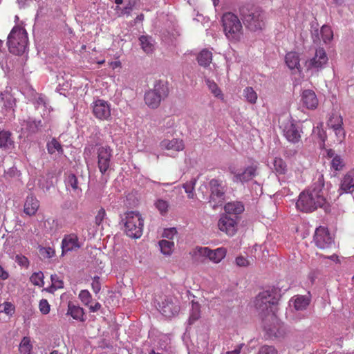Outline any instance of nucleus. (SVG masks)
Here are the masks:
<instances>
[{
  "label": "nucleus",
  "instance_id": "f257e3e1",
  "mask_svg": "<svg viewBox=\"0 0 354 354\" xmlns=\"http://www.w3.org/2000/svg\"><path fill=\"white\" fill-rule=\"evenodd\" d=\"M324 175L317 173L312 185L299 195L296 207L303 212H312L322 208L326 212L330 211V205L326 200L327 191L324 188Z\"/></svg>",
  "mask_w": 354,
  "mask_h": 354
},
{
  "label": "nucleus",
  "instance_id": "f03ea898",
  "mask_svg": "<svg viewBox=\"0 0 354 354\" xmlns=\"http://www.w3.org/2000/svg\"><path fill=\"white\" fill-rule=\"evenodd\" d=\"M279 288L272 287L258 294L255 298L254 306L261 319L271 317L275 319V311L281 298Z\"/></svg>",
  "mask_w": 354,
  "mask_h": 354
},
{
  "label": "nucleus",
  "instance_id": "7ed1b4c3",
  "mask_svg": "<svg viewBox=\"0 0 354 354\" xmlns=\"http://www.w3.org/2000/svg\"><path fill=\"white\" fill-rule=\"evenodd\" d=\"M28 44L26 30L19 26H14L8 36L7 46L9 52L16 55H21L26 52Z\"/></svg>",
  "mask_w": 354,
  "mask_h": 354
},
{
  "label": "nucleus",
  "instance_id": "20e7f679",
  "mask_svg": "<svg viewBox=\"0 0 354 354\" xmlns=\"http://www.w3.org/2000/svg\"><path fill=\"white\" fill-rule=\"evenodd\" d=\"M221 22L227 38L232 42L239 41L243 36V31L239 17L232 12H226L223 15Z\"/></svg>",
  "mask_w": 354,
  "mask_h": 354
},
{
  "label": "nucleus",
  "instance_id": "39448f33",
  "mask_svg": "<svg viewBox=\"0 0 354 354\" xmlns=\"http://www.w3.org/2000/svg\"><path fill=\"white\" fill-rule=\"evenodd\" d=\"M266 14L258 6L247 8L245 12V27L252 32L260 31L265 27Z\"/></svg>",
  "mask_w": 354,
  "mask_h": 354
},
{
  "label": "nucleus",
  "instance_id": "423d86ee",
  "mask_svg": "<svg viewBox=\"0 0 354 354\" xmlns=\"http://www.w3.org/2000/svg\"><path fill=\"white\" fill-rule=\"evenodd\" d=\"M169 95L167 84L162 81L156 82L153 88L147 91L145 94V104L151 109L158 108L161 101Z\"/></svg>",
  "mask_w": 354,
  "mask_h": 354
},
{
  "label": "nucleus",
  "instance_id": "0eeeda50",
  "mask_svg": "<svg viewBox=\"0 0 354 354\" xmlns=\"http://www.w3.org/2000/svg\"><path fill=\"white\" fill-rule=\"evenodd\" d=\"M123 221L124 232L128 236L138 239L142 235L144 221L138 212H127Z\"/></svg>",
  "mask_w": 354,
  "mask_h": 354
},
{
  "label": "nucleus",
  "instance_id": "6e6552de",
  "mask_svg": "<svg viewBox=\"0 0 354 354\" xmlns=\"http://www.w3.org/2000/svg\"><path fill=\"white\" fill-rule=\"evenodd\" d=\"M313 242L315 245L322 250L328 249L334 245V238L329 232L327 227L319 226L316 228L314 236Z\"/></svg>",
  "mask_w": 354,
  "mask_h": 354
},
{
  "label": "nucleus",
  "instance_id": "1a4fd4ad",
  "mask_svg": "<svg viewBox=\"0 0 354 354\" xmlns=\"http://www.w3.org/2000/svg\"><path fill=\"white\" fill-rule=\"evenodd\" d=\"M281 128L283 134L288 142L297 144L300 141L303 133L302 129L296 124L292 118L282 124Z\"/></svg>",
  "mask_w": 354,
  "mask_h": 354
},
{
  "label": "nucleus",
  "instance_id": "9d476101",
  "mask_svg": "<svg viewBox=\"0 0 354 354\" xmlns=\"http://www.w3.org/2000/svg\"><path fill=\"white\" fill-rule=\"evenodd\" d=\"M263 330L268 338L281 337L284 335L283 329L279 323L278 319L275 315V319L272 320L271 317L261 319Z\"/></svg>",
  "mask_w": 354,
  "mask_h": 354
},
{
  "label": "nucleus",
  "instance_id": "9b49d317",
  "mask_svg": "<svg viewBox=\"0 0 354 354\" xmlns=\"http://www.w3.org/2000/svg\"><path fill=\"white\" fill-rule=\"evenodd\" d=\"M94 116L100 120H109L111 118V105L104 100L97 99L91 105Z\"/></svg>",
  "mask_w": 354,
  "mask_h": 354
},
{
  "label": "nucleus",
  "instance_id": "f8f14e48",
  "mask_svg": "<svg viewBox=\"0 0 354 354\" xmlns=\"http://www.w3.org/2000/svg\"><path fill=\"white\" fill-rule=\"evenodd\" d=\"M112 152L109 146H101L97 149V167L102 174H105L110 167Z\"/></svg>",
  "mask_w": 354,
  "mask_h": 354
},
{
  "label": "nucleus",
  "instance_id": "ddd939ff",
  "mask_svg": "<svg viewBox=\"0 0 354 354\" xmlns=\"http://www.w3.org/2000/svg\"><path fill=\"white\" fill-rule=\"evenodd\" d=\"M195 253L200 256L208 257L214 263L221 262L226 256L227 250L225 248H218L216 250H210L207 247H197Z\"/></svg>",
  "mask_w": 354,
  "mask_h": 354
},
{
  "label": "nucleus",
  "instance_id": "4468645a",
  "mask_svg": "<svg viewBox=\"0 0 354 354\" xmlns=\"http://www.w3.org/2000/svg\"><path fill=\"white\" fill-rule=\"evenodd\" d=\"M328 62V57L323 48L316 50L314 57L306 62L308 70L319 71L324 67Z\"/></svg>",
  "mask_w": 354,
  "mask_h": 354
},
{
  "label": "nucleus",
  "instance_id": "2eb2a0df",
  "mask_svg": "<svg viewBox=\"0 0 354 354\" xmlns=\"http://www.w3.org/2000/svg\"><path fill=\"white\" fill-rule=\"evenodd\" d=\"M237 220L227 214H222L218 221V229L230 236H234L237 232Z\"/></svg>",
  "mask_w": 354,
  "mask_h": 354
},
{
  "label": "nucleus",
  "instance_id": "dca6fc26",
  "mask_svg": "<svg viewBox=\"0 0 354 354\" xmlns=\"http://www.w3.org/2000/svg\"><path fill=\"white\" fill-rule=\"evenodd\" d=\"M160 147L162 150L169 151L171 156H174L178 152L184 150L185 144L180 138L164 139L160 142Z\"/></svg>",
  "mask_w": 354,
  "mask_h": 354
},
{
  "label": "nucleus",
  "instance_id": "f3484780",
  "mask_svg": "<svg viewBox=\"0 0 354 354\" xmlns=\"http://www.w3.org/2000/svg\"><path fill=\"white\" fill-rule=\"evenodd\" d=\"M180 306L176 299L166 298L160 305V312L167 317H172L178 314Z\"/></svg>",
  "mask_w": 354,
  "mask_h": 354
},
{
  "label": "nucleus",
  "instance_id": "a211bd4d",
  "mask_svg": "<svg viewBox=\"0 0 354 354\" xmlns=\"http://www.w3.org/2000/svg\"><path fill=\"white\" fill-rule=\"evenodd\" d=\"M81 248L77 235L75 233L66 234L62 241V254L76 251Z\"/></svg>",
  "mask_w": 354,
  "mask_h": 354
},
{
  "label": "nucleus",
  "instance_id": "6ab92c4d",
  "mask_svg": "<svg viewBox=\"0 0 354 354\" xmlns=\"http://www.w3.org/2000/svg\"><path fill=\"white\" fill-rule=\"evenodd\" d=\"M260 175L259 163L252 158H248L245 164V183L257 178Z\"/></svg>",
  "mask_w": 354,
  "mask_h": 354
},
{
  "label": "nucleus",
  "instance_id": "aec40b11",
  "mask_svg": "<svg viewBox=\"0 0 354 354\" xmlns=\"http://www.w3.org/2000/svg\"><path fill=\"white\" fill-rule=\"evenodd\" d=\"M342 193H352L354 192V169L348 171L342 178L339 189Z\"/></svg>",
  "mask_w": 354,
  "mask_h": 354
},
{
  "label": "nucleus",
  "instance_id": "412c9836",
  "mask_svg": "<svg viewBox=\"0 0 354 354\" xmlns=\"http://www.w3.org/2000/svg\"><path fill=\"white\" fill-rule=\"evenodd\" d=\"M301 102L304 106L308 109H315L318 105V99L313 90L303 91L301 95Z\"/></svg>",
  "mask_w": 354,
  "mask_h": 354
},
{
  "label": "nucleus",
  "instance_id": "4be33fe9",
  "mask_svg": "<svg viewBox=\"0 0 354 354\" xmlns=\"http://www.w3.org/2000/svg\"><path fill=\"white\" fill-rule=\"evenodd\" d=\"M40 206L39 201L32 194L28 195L25 201L24 205V212L28 216L36 214Z\"/></svg>",
  "mask_w": 354,
  "mask_h": 354
},
{
  "label": "nucleus",
  "instance_id": "5701e85b",
  "mask_svg": "<svg viewBox=\"0 0 354 354\" xmlns=\"http://www.w3.org/2000/svg\"><path fill=\"white\" fill-rule=\"evenodd\" d=\"M225 214L235 216V219L237 220L238 216L243 212V205L241 202L233 201L226 203L224 206Z\"/></svg>",
  "mask_w": 354,
  "mask_h": 354
},
{
  "label": "nucleus",
  "instance_id": "b1692460",
  "mask_svg": "<svg viewBox=\"0 0 354 354\" xmlns=\"http://www.w3.org/2000/svg\"><path fill=\"white\" fill-rule=\"evenodd\" d=\"M290 303L292 304L296 310H304L309 306L310 299L308 297L305 295H297L290 299Z\"/></svg>",
  "mask_w": 354,
  "mask_h": 354
},
{
  "label": "nucleus",
  "instance_id": "393cba45",
  "mask_svg": "<svg viewBox=\"0 0 354 354\" xmlns=\"http://www.w3.org/2000/svg\"><path fill=\"white\" fill-rule=\"evenodd\" d=\"M285 62L290 70L297 69L299 72L301 71L299 64V56L297 53H288L285 56Z\"/></svg>",
  "mask_w": 354,
  "mask_h": 354
},
{
  "label": "nucleus",
  "instance_id": "a878e982",
  "mask_svg": "<svg viewBox=\"0 0 354 354\" xmlns=\"http://www.w3.org/2000/svg\"><path fill=\"white\" fill-rule=\"evenodd\" d=\"M66 315H71L74 319L84 322V311L82 308L79 306H76L71 301L68 304V309Z\"/></svg>",
  "mask_w": 354,
  "mask_h": 354
},
{
  "label": "nucleus",
  "instance_id": "bb28decb",
  "mask_svg": "<svg viewBox=\"0 0 354 354\" xmlns=\"http://www.w3.org/2000/svg\"><path fill=\"white\" fill-rule=\"evenodd\" d=\"M14 140L12 133L9 131L2 130L0 131V148L3 150H8L14 147Z\"/></svg>",
  "mask_w": 354,
  "mask_h": 354
},
{
  "label": "nucleus",
  "instance_id": "cd10ccee",
  "mask_svg": "<svg viewBox=\"0 0 354 354\" xmlns=\"http://www.w3.org/2000/svg\"><path fill=\"white\" fill-rule=\"evenodd\" d=\"M274 172L277 175H285L288 172V165L281 157H275L272 162Z\"/></svg>",
  "mask_w": 354,
  "mask_h": 354
},
{
  "label": "nucleus",
  "instance_id": "c85d7f7f",
  "mask_svg": "<svg viewBox=\"0 0 354 354\" xmlns=\"http://www.w3.org/2000/svg\"><path fill=\"white\" fill-rule=\"evenodd\" d=\"M211 189V198L214 196L217 198H222L224 195V187L222 183L216 179H212L209 182Z\"/></svg>",
  "mask_w": 354,
  "mask_h": 354
},
{
  "label": "nucleus",
  "instance_id": "c756f323",
  "mask_svg": "<svg viewBox=\"0 0 354 354\" xmlns=\"http://www.w3.org/2000/svg\"><path fill=\"white\" fill-rule=\"evenodd\" d=\"M330 122L331 124V127L334 130L335 134L339 137L344 138L345 136V133L342 127V118L340 116L333 118L330 120Z\"/></svg>",
  "mask_w": 354,
  "mask_h": 354
},
{
  "label": "nucleus",
  "instance_id": "7c9ffc66",
  "mask_svg": "<svg viewBox=\"0 0 354 354\" xmlns=\"http://www.w3.org/2000/svg\"><path fill=\"white\" fill-rule=\"evenodd\" d=\"M197 60L202 66L206 67L209 66L212 60V52L207 49L202 50L198 55Z\"/></svg>",
  "mask_w": 354,
  "mask_h": 354
},
{
  "label": "nucleus",
  "instance_id": "2f4dec72",
  "mask_svg": "<svg viewBox=\"0 0 354 354\" xmlns=\"http://www.w3.org/2000/svg\"><path fill=\"white\" fill-rule=\"evenodd\" d=\"M139 40L142 50L146 53L149 54L153 51L154 46L153 44V39L151 37L142 35L139 38Z\"/></svg>",
  "mask_w": 354,
  "mask_h": 354
},
{
  "label": "nucleus",
  "instance_id": "473e14b6",
  "mask_svg": "<svg viewBox=\"0 0 354 354\" xmlns=\"http://www.w3.org/2000/svg\"><path fill=\"white\" fill-rule=\"evenodd\" d=\"M65 183L68 189L71 188L74 192H81L82 190L78 187V180L75 174H68L66 178Z\"/></svg>",
  "mask_w": 354,
  "mask_h": 354
},
{
  "label": "nucleus",
  "instance_id": "72a5a7b5",
  "mask_svg": "<svg viewBox=\"0 0 354 354\" xmlns=\"http://www.w3.org/2000/svg\"><path fill=\"white\" fill-rule=\"evenodd\" d=\"M46 147L48 152L50 155L55 152H57L58 154H63L64 153L62 145L55 138H52L50 141L48 142Z\"/></svg>",
  "mask_w": 354,
  "mask_h": 354
},
{
  "label": "nucleus",
  "instance_id": "f704fd0d",
  "mask_svg": "<svg viewBox=\"0 0 354 354\" xmlns=\"http://www.w3.org/2000/svg\"><path fill=\"white\" fill-rule=\"evenodd\" d=\"M161 252L169 256L173 252L174 248V243L168 240H161L158 243Z\"/></svg>",
  "mask_w": 354,
  "mask_h": 354
},
{
  "label": "nucleus",
  "instance_id": "c9c22d12",
  "mask_svg": "<svg viewBox=\"0 0 354 354\" xmlns=\"http://www.w3.org/2000/svg\"><path fill=\"white\" fill-rule=\"evenodd\" d=\"M246 183H248V187L251 188V194L252 196H258L262 194V187L261 183H259L257 180L253 179Z\"/></svg>",
  "mask_w": 354,
  "mask_h": 354
},
{
  "label": "nucleus",
  "instance_id": "e433bc0d",
  "mask_svg": "<svg viewBox=\"0 0 354 354\" xmlns=\"http://www.w3.org/2000/svg\"><path fill=\"white\" fill-rule=\"evenodd\" d=\"M205 82L209 88V90L216 97L223 100V94L221 90L213 80L207 79L205 80Z\"/></svg>",
  "mask_w": 354,
  "mask_h": 354
},
{
  "label": "nucleus",
  "instance_id": "4c0bfd02",
  "mask_svg": "<svg viewBox=\"0 0 354 354\" xmlns=\"http://www.w3.org/2000/svg\"><path fill=\"white\" fill-rule=\"evenodd\" d=\"M32 346L28 337H24L19 344V352L21 354H30Z\"/></svg>",
  "mask_w": 354,
  "mask_h": 354
},
{
  "label": "nucleus",
  "instance_id": "58836bf2",
  "mask_svg": "<svg viewBox=\"0 0 354 354\" xmlns=\"http://www.w3.org/2000/svg\"><path fill=\"white\" fill-rule=\"evenodd\" d=\"M230 170L231 174L234 175L233 180L234 182L243 181V170L241 167H238L235 165H232L230 167Z\"/></svg>",
  "mask_w": 354,
  "mask_h": 354
},
{
  "label": "nucleus",
  "instance_id": "ea45409f",
  "mask_svg": "<svg viewBox=\"0 0 354 354\" xmlns=\"http://www.w3.org/2000/svg\"><path fill=\"white\" fill-rule=\"evenodd\" d=\"M196 183V180L195 178H192L189 181H187L183 184V188L185 189V192L187 194L189 198H193L194 196V188Z\"/></svg>",
  "mask_w": 354,
  "mask_h": 354
},
{
  "label": "nucleus",
  "instance_id": "a19ab883",
  "mask_svg": "<svg viewBox=\"0 0 354 354\" xmlns=\"http://www.w3.org/2000/svg\"><path fill=\"white\" fill-rule=\"evenodd\" d=\"M30 281L35 286L42 287L44 284L43 272L41 271L37 272H34L30 276Z\"/></svg>",
  "mask_w": 354,
  "mask_h": 354
},
{
  "label": "nucleus",
  "instance_id": "79ce46f5",
  "mask_svg": "<svg viewBox=\"0 0 354 354\" xmlns=\"http://www.w3.org/2000/svg\"><path fill=\"white\" fill-rule=\"evenodd\" d=\"M245 97L248 102L254 104L257 100V94L252 87H247L245 89Z\"/></svg>",
  "mask_w": 354,
  "mask_h": 354
},
{
  "label": "nucleus",
  "instance_id": "37998d69",
  "mask_svg": "<svg viewBox=\"0 0 354 354\" xmlns=\"http://www.w3.org/2000/svg\"><path fill=\"white\" fill-rule=\"evenodd\" d=\"M344 167L342 159L340 156L336 155L331 160V168L335 171H340Z\"/></svg>",
  "mask_w": 354,
  "mask_h": 354
},
{
  "label": "nucleus",
  "instance_id": "c03bdc74",
  "mask_svg": "<svg viewBox=\"0 0 354 354\" xmlns=\"http://www.w3.org/2000/svg\"><path fill=\"white\" fill-rule=\"evenodd\" d=\"M79 298L86 306H88L91 301L92 296L87 290H82L79 294Z\"/></svg>",
  "mask_w": 354,
  "mask_h": 354
},
{
  "label": "nucleus",
  "instance_id": "a18cd8bd",
  "mask_svg": "<svg viewBox=\"0 0 354 354\" xmlns=\"http://www.w3.org/2000/svg\"><path fill=\"white\" fill-rule=\"evenodd\" d=\"M39 309L42 315H47L50 313V305L46 299H42L39 303Z\"/></svg>",
  "mask_w": 354,
  "mask_h": 354
},
{
  "label": "nucleus",
  "instance_id": "49530a36",
  "mask_svg": "<svg viewBox=\"0 0 354 354\" xmlns=\"http://www.w3.org/2000/svg\"><path fill=\"white\" fill-rule=\"evenodd\" d=\"M106 218V213L105 209L103 207H101L95 217V223L96 225L100 226L103 223L104 220Z\"/></svg>",
  "mask_w": 354,
  "mask_h": 354
},
{
  "label": "nucleus",
  "instance_id": "de8ad7c7",
  "mask_svg": "<svg viewBox=\"0 0 354 354\" xmlns=\"http://www.w3.org/2000/svg\"><path fill=\"white\" fill-rule=\"evenodd\" d=\"M321 33L322 35L323 40L325 43L330 41L333 39V32L328 26H324L322 28Z\"/></svg>",
  "mask_w": 354,
  "mask_h": 354
},
{
  "label": "nucleus",
  "instance_id": "09e8293b",
  "mask_svg": "<svg viewBox=\"0 0 354 354\" xmlns=\"http://www.w3.org/2000/svg\"><path fill=\"white\" fill-rule=\"evenodd\" d=\"M39 254L41 255V257L43 258L50 259L55 255V252L50 247H47V248L44 247V248H41L39 249Z\"/></svg>",
  "mask_w": 354,
  "mask_h": 354
},
{
  "label": "nucleus",
  "instance_id": "8fccbe9b",
  "mask_svg": "<svg viewBox=\"0 0 354 354\" xmlns=\"http://www.w3.org/2000/svg\"><path fill=\"white\" fill-rule=\"evenodd\" d=\"M155 205L162 214H165L168 210L169 205L166 201L159 199L156 202Z\"/></svg>",
  "mask_w": 354,
  "mask_h": 354
},
{
  "label": "nucleus",
  "instance_id": "3c124183",
  "mask_svg": "<svg viewBox=\"0 0 354 354\" xmlns=\"http://www.w3.org/2000/svg\"><path fill=\"white\" fill-rule=\"evenodd\" d=\"M257 354H278V353L274 346L265 345L260 348Z\"/></svg>",
  "mask_w": 354,
  "mask_h": 354
},
{
  "label": "nucleus",
  "instance_id": "603ef678",
  "mask_svg": "<svg viewBox=\"0 0 354 354\" xmlns=\"http://www.w3.org/2000/svg\"><path fill=\"white\" fill-rule=\"evenodd\" d=\"M15 261L18 263L19 266L28 268L29 266V260L27 257L21 254H17L15 257Z\"/></svg>",
  "mask_w": 354,
  "mask_h": 354
},
{
  "label": "nucleus",
  "instance_id": "864d4df0",
  "mask_svg": "<svg viewBox=\"0 0 354 354\" xmlns=\"http://www.w3.org/2000/svg\"><path fill=\"white\" fill-rule=\"evenodd\" d=\"M200 317V310L198 306L196 305L193 307V312L189 316V323L193 324L195 321H196Z\"/></svg>",
  "mask_w": 354,
  "mask_h": 354
},
{
  "label": "nucleus",
  "instance_id": "5fc2aeb1",
  "mask_svg": "<svg viewBox=\"0 0 354 354\" xmlns=\"http://www.w3.org/2000/svg\"><path fill=\"white\" fill-rule=\"evenodd\" d=\"M42 126L41 121H32L29 122V128L32 130V132L37 131L40 127Z\"/></svg>",
  "mask_w": 354,
  "mask_h": 354
},
{
  "label": "nucleus",
  "instance_id": "6e6d98bb",
  "mask_svg": "<svg viewBox=\"0 0 354 354\" xmlns=\"http://www.w3.org/2000/svg\"><path fill=\"white\" fill-rule=\"evenodd\" d=\"M176 230L175 228H169L165 230L162 236L169 239H172L174 236L176 234Z\"/></svg>",
  "mask_w": 354,
  "mask_h": 354
},
{
  "label": "nucleus",
  "instance_id": "4d7b16f0",
  "mask_svg": "<svg viewBox=\"0 0 354 354\" xmlns=\"http://www.w3.org/2000/svg\"><path fill=\"white\" fill-rule=\"evenodd\" d=\"M99 279V277H95L91 283L92 288L95 293L99 292L101 288Z\"/></svg>",
  "mask_w": 354,
  "mask_h": 354
},
{
  "label": "nucleus",
  "instance_id": "13d9d810",
  "mask_svg": "<svg viewBox=\"0 0 354 354\" xmlns=\"http://www.w3.org/2000/svg\"><path fill=\"white\" fill-rule=\"evenodd\" d=\"M94 151V148L93 146L86 147L84 148V157L85 160H86L88 158H89L93 152Z\"/></svg>",
  "mask_w": 354,
  "mask_h": 354
},
{
  "label": "nucleus",
  "instance_id": "bf43d9fd",
  "mask_svg": "<svg viewBox=\"0 0 354 354\" xmlns=\"http://www.w3.org/2000/svg\"><path fill=\"white\" fill-rule=\"evenodd\" d=\"M13 310L12 305L9 302H5L3 304V309L1 310L6 314H10Z\"/></svg>",
  "mask_w": 354,
  "mask_h": 354
},
{
  "label": "nucleus",
  "instance_id": "052dcab7",
  "mask_svg": "<svg viewBox=\"0 0 354 354\" xmlns=\"http://www.w3.org/2000/svg\"><path fill=\"white\" fill-rule=\"evenodd\" d=\"M9 277L8 272H6L3 268L0 265V279L6 280Z\"/></svg>",
  "mask_w": 354,
  "mask_h": 354
},
{
  "label": "nucleus",
  "instance_id": "680f3d73",
  "mask_svg": "<svg viewBox=\"0 0 354 354\" xmlns=\"http://www.w3.org/2000/svg\"><path fill=\"white\" fill-rule=\"evenodd\" d=\"M101 307V304L99 302H96L94 305L89 306V310L91 312L95 313L98 311Z\"/></svg>",
  "mask_w": 354,
  "mask_h": 354
},
{
  "label": "nucleus",
  "instance_id": "e2e57ef3",
  "mask_svg": "<svg viewBox=\"0 0 354 354\" xmlns=\"http://www.w3.org/2000/svg\"><path fill=\"white\" fill-rule=\"evenodd\" d=\"M110 66L113 69L121 67V62L120 61L111 62Z\"/></svg>",
  "mask_w": 354,
  "mask_h": 354
},
{
  "label": "nucleus",
  "instance_id": "0e129e2a",
  "mask_svg": "<svg viewBox=\"0 0 354 354\" xmlns=\"http://www.w3.org/2000/svg\"><path fill=\"white\" fill-rule=\"evenodd\" d=\"M326 156L328 158H334L336 156L335 151L332 149H329L326 150Z\"/></svg>",
  "mask_w": 354,
  "mask_h": 354
},
{
  "label": "nucleus",
  "instance_id": "69168bd1",
  "mask_svg": "<svg viewBox=\"0 0 354 354\" xmlns=\"http://www.w3.org/2000/svg\"><path fill=\"white\" fill-rule=\"evenodd\" d=\"M235 261L238 266H243V257L241 256L236 257Z\"/></svg>",
  "mask_w": 354,
  "mask_h": 354
},
{
  "label": "nucleus",
  "instance_id": "338daca9",
  "mask_svg": "<svg viewBox=\"0 0 354 354\" xmlns=\"http://www.w3.org/2000/svg\"><path fill=\"white\" fill-rule=\"evenodd\" d=\"M318 135H319V138L322 140H323V141L325 140L326 135H325V132L323 130L319 129Z\"/></svg>",
  "mask_w": 354,
  "mask_h": 354
},
{
  "label": "nucleus",
  "instance_id": "774afa93",
  "mask_svg": "<svg viewBox=\"0 0 354 354\" xmlns=\"http://www.w3.org/2000/svg\"><path fill=\"white\" fill-rule=\"evenodd\" d=\"M241 346L239 347V348L234 349L232 351H228L227 352V354H239L241 351Z\"/></svg>",
  "mask_w": 354,
  "mask_h": 354
}]
</instances>
